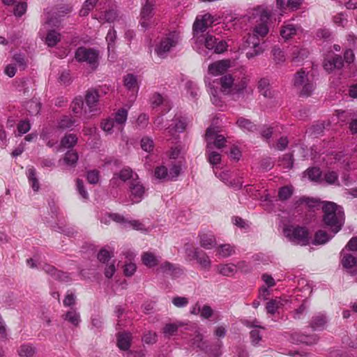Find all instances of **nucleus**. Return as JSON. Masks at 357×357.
I'll return each mask as SVG.
<instances>
[{
  "label": "nucleus",
  "mask_w": 357,
  "mask_h": 357,
  "mask_svg": "<svg viewBox=\"0 0 357 357\" xmlns=\"http://www.w3.org/2000/svg\"><path fill=\"white\" fill-rule=\"evenodd\" d=\"M209 89V93L212 103L217 107L222 106V94H239L243 92L247 86V79L242 78L241 80H235L231 75H225L221 77L218 82L213 81L212 83L206 80Z\"/></svg>",
  "instance_id": "1"
},
{
  "label": "nucleus",
  "mask_w": 357,
  "mask_h": 357,
  "mask_svg": "<svg viewBox=\"0 0 357 357\" xmlns=\"http://www.w3.org/2000/svg\"><path fill=\"white\" fill-rule=\"evenodd\" d=\"M185 331L190 333L183 337L185 343L188 347L193 350L202 351L207 357H220L221 356L222 342L218 341L215 343L210 344L204 338L202 330L195 324H190L185 326Z\"/></svg>",
  "instance_id": "2"
},
{
  "label": "nucleus",
  "mask_w": 357,
  "mask_h": 357,
  "mask_svg": "<svg viewBox=\"0 0 357 357\" xmlns=\"http://www.w3.org/2000/svg\"><path fill=\"white\" fill-rule=\"evenodd\" d=\"M182 36L178 30H166L158 33L151 43V50L161 59H167L181 44Z\"/></svg>",
  "instance_id": "3"
},
{
  "label": "nucleus",
  "mask_w": 357,
  "mask_h": 357,
  "mask_svg": "<svg viewBox=\"0 0 357 357\" xmlns=\"http://www.w3.org/2000/svg\"><path fill=\"white\" fill-rule=\"evenodd\" d=\"M119 178L123 182H127L129 199L132 204H138L144 198L146 188L138 175L130 168H123L118 174H114L111 183L115 185Z\"/></svg>",
  "instance_id": "4"
},
{
  "label": "nucleus",
  "mask_w": 357,
  "mask_h": 357,
  "mask_svg": "<svg viewBox=\"0 0 357 357\" xmlns=\"http://www.w3.org/2000/svg\"><path fill=\"white\" fill-rule=\"evenodd\" d=\"M206 141L208 162L213 165V169H216L215 165L220 162L221 155L220 153L214 151L213 149L222 148L225 145L226 138L224 135L220 134V130L218 127L211 126L206 130Z\"/></svg>",
  "instance_id": "5"
},
{
  "label": "nucleus",
  "mask_w": 357,
  "mask_h": 357,
  "mask_svg": "<svg viewBox=\"0 0 357 357\" xmlns=\"http://www.w3.org/2000/svg\"><path fill=\"white\" fill-rule=\"evenodd\" d=\"M271 12L263 6L253 8L249 13V20L256 24L252 29V33L248 36H255L258 40L263 39L269 31L268 24L271 19Z\"/></svg>",
  "instance_id": "6"
},
{
  "label": "nucleus",
  "mask_w": 357,
  "mask_h": 357,
  "mask_svg": "<svg viewBox=\"0 0 357 357\" xmlns=\"http://www.w3.org/2000/svg\"><path fill=\"white\" fill-rule=\"evenodd\" d=\"M324 212V222L331 229L333 235L337 233L344 223V214L342 206L332 202H326L323 204Z\"/></svg>",
  "instance_id": "7"
},
{
  "label": "nucleus",
  "mask_w": 357,
  "mask_h": 357,
  "mask_svg": "<svg viewBox=\"0 0 357 357\" xmlns=\"http://www.w3.org/2000/svg\"><path fill=\"white\" fill-rule=\"evenodd\" d=\"M128 119V109L121 108L100 122L101 129L107 135L122 132Z\"/></svg>",
  "instance_id": "8"
},
{
  "label": "nucleus",
  "mask_w": 357,
  "mask_h": 357,
  "mask_svg": "<svg viewBox=\"0 0 357 357\" xmlns=\"http://www.w3.org/2000/svg\"><path fill=\"white\" fill-rule=\"evenodd\" d=\"M193 40H195L194 48L197 50L204 47L208 50L213 51L215 53L220 54L227 48V44L225 40H219L208 33L195 38Z\"/></svg>",
  "instance_id": "9"
},
{
  "label": "nucleus",
  "mask_w": 357,
  "mask_h": 357,
  "mask_svg": "<svg viewBox=\"0 0 357 357\" xmlns=\"http://www.w3.org/2000/svg\"><path fill=\"white\" fill-rule=\"evenodd\" d=\"M283 234L290 242L296 245H306L310 241L309 233L303 227L285 225Z\"/></svg>",
  "instance_id": "10"
},
{
  "label": "nucleus",
  "mask_w": 357,
  "mask_h": 357,
  "mask_svg": "<svg viewBox=\"0 0 357 357\" xmlns=\"http://www.w3.org/2000/svg\"><path fill=\"white\" fill-rule=\"evenodd\" d=\"M294 84L303 96H309L314 89L312 78L303 70H301L295 75Z\"/></svg>",
  "instance_id": "11"
},
{
  "label": "nucleus",
  "mask_w": 357,
  "mask_h": 357,
  "mask_svg": "<svg viewBox=\"0 0 357 357\" xmlns=\"http://www.w3.org/2000/svg\"><path fill=\"white\" fill-rule=\"evenodd\" d=\"M217 19L211 14L206 13L197 16L193 24V38L206 35L204 32L211 26Z\"/></svg>",
  "instance_id": "12"
},
{
  "label": "nucleus",
  "mask_w": 357,
  "mask_h": 357,
  "mask_svg": "<svg viewBox=\"0 0 357 357\" xmlns=\"http://www.w3.org/2000/svg\"><path fill=\"white\" fill-rule=\"evenodd\" d=\"M75 59L78 62H84L95 69L98 66L99 52L92 48L79 47L75 52Z\"/></svg>",
  "instance_id": "13"
},
{
  "label": "nucleus",
  "mask_w": 357,
  "mask_h": 357,
  "mask_svg": "<svg viewBox=\"0 0 357 357\" xmlns=\"http://www.w3.org/2000/svg\"><path fill=\"white\" fill-rule=\"evenodd\" d=\"M108 220L105 219L101 220V222H104L107 224L110 220H113L117 223L121 224L124 227L128 228L132 227L136 230L139 231H145V226L139 220H130L127 218H125L124 216L119 214V213H110L108 215Z\"/></svg>",
  "instance_id": "14"
},
{
  "label": "nucleus",
  "mask_w": 357,
  "mask_h": 357,
  "mask_svg": "<svg viewBox=\"0 0 357 357\" xmlns=\"http://www.w3.org/2000/svg\"><path fill=\"white\" fill-rule=\"evenodd\" d=\"M112 1L107 0V3L102 6V9H105L104 12L100 11L99 14H96L94 18L97 19L99 22H114L121 20V17L119 15L115 9L111 7Z\"/></svg>",
  "instance_id": "15"
},
{
  "label": "nucleus",
  "mask_w": 357,
  "mask_h": 357,
  "mask_svg": "<svg viewBox=\"0 0 357 357\" xmlns=\"http://www.w3.org/2000/svg\"><path fill=\"white\" fill-rule=\"evenodd\" d=\"M99 98L100 95L97 89H89L86 91L85 107L91 117L99 111Z\"/></svg>",
  "instance_id": "16"
},
{
  "label": "nucleus",
  "mask_w": 357,
  "mask_h": 357,
  "mask_svg": "<svg viewBox=\"0 0 357 357\" xmlns=\"http://www.w3.org/2000/svg\"><path fill=\"white\" fill-rule=\"evenodd\" d=\"M243 323L247 327L251 328L250 336L252 344L253 346H259V342L262 338V331L265 330V328L262 327L257 319L252 321L245 320Z\"/></svg>",
  "instance_id": "17"
},
{
  "label": "nucleus",
  "mask_w": 357,
  "mask_h": 357,
  "mask_svg": "<svg viewBox=\"0 0 357 357\" xmlns=\"http://www.w3.org/2000/svg\"><path fill=\"white\" fill-rule=\"evenodd\" d=\"M282 335L293 344H312L317 341L316 336H307L298 331L284 332Z\"/></svg>",
  "instance_id": "18"
},
{
  "label": "nucleus",
  "mask_w": 357,
  "mask_h": 357,
  "mask_svg": "<svg viewBox=\"0 0 357 357\" xmlns=\"http://www.w3.org/2000/svg\"><path fill=\"white\" fill-rule=\"evenodd\" d=\"M231 66V61L223 59L211 63L208 68V75L216 77L224 75Z\"/></svg>",
  "instance_id": "19"
},
{
  "label": "nucleus",
  "mask_w": 357,
  "mask_h": 357,
  "mask_svg": "<svg viewBox=\"0 0 357 357\" xmlns=\"http://www.w3.org/2000/svg\"><path fill=\"white\" fill-rule=\"evenodd\" d=\"M248 45L252 46V50L246 53V57L248 59H252L255 56L261 54L266 49L265 42L260 43L255 36H248L247 39Z\"/></svg>",
  "instance_id": "20"
},
{
  "label": "nucleus",
  "mask_w": 357,
  "mask_h": 357,
  "mask_svg": "<svg viewBox=\"0 0 357 357\" xmlns=\"http://www.w3.org/2000/svg\"><path fill=\"white\" fill-rule=\"evenodd\" d=\"M70 108L75 116L88 120L91 118L86 107L84 106V100L81 96L76 97L70 105Z\"/></svg>",
  "instance_id": "21"
},
{
  "label": "nucleus",
  "mask_w": 357,
  "mask_h": 357,
  "mask_svg": "<svg viewBox=\"0 0 357 357\" xmlns=\"http://www.w3.org/2000/svg\"><path fill=\"white\" fill-rule=\"evenodd\" d=\"M187 125L186 118L176 116L172 119V123L166 128V132L174 137L176 133L183 132Z\"/></svg>",
  "instance_id": "22"
},
{
  "label": "nucleus",
  "mask_w": 357,
  "mask_h": 357,
  "mask_svg": "<svg viewBox=\"0 0 357 357\" xmlns=\"http://www.w3.org/2000/svg\"><path fill=\"white\" fill-rule=\"evenodd\" d=\"M42 268L47 274L50 275L51 277L56 280L65 282H68L71 280L70 274L60 271L52 265L45 264L43 266Z\"/></svg>",
  "instance_id": "23"
},
{
  "label": "nucleus",
  "mask_w": 357,
  "mask_h": 357,
  "mask_svg": "<svg viewBox=\"0 0 357 357\" xmlns=\"http://www.w3.org/2000/svg\"><path fill=\"white\" fill-rule=\"evenodd\" d=\"M189 323L177 321L174 323L166 324L163 328V333L166 337H171L177 334L178 331L183 333L185 331V326H190Z\"/></svg>",
  "instance_id": "24"
},
{
  "label": "nucleus",
  "mask_w": 357,
  "mask_h": 357,
  "mask_svg": "<svg viewBox=\"0 0 357 357\" xmlns=\"http://www.w3.org/2000/svg\"><path fill=\"white\" fill-rule=\"evenodd\" d=\"M158 271L169 275L174 278L180 277L183 274V270L178 265L172 264L169 261H165L160 266Z\"/></svg>",
  "instance_id": "25"
},
{
  "label": "nucleus",
  "mask_w": 357,
  "mask_h": 357,
  "mask_svg": "<svg viewBox=\"0 0 357 357\" xmlns=\"http://www.w3.org/2000/svg\"><path fill=\"white\" fill-rule=\"evenodd\" d=\"M302 31L303 29L300 26L292 23H286L281 28L280 36L284 40H288L292 38L294 36L302 33Z\"/></svg>",
  "instance_id": "26"
},
{
  "label": "nucleus",
  "mask_w": 357,
  "mask_h": 357,
  "mask_svg": "<svg viewBox=\"0 0 357 357\" xmlns=\"http://www.w3.org/2000/svg\"><path fill=\"white\" fill-rule=\"evenodd\" d=\"M107 0H86L83 3L82 8L79 10L81 16H86L91 10L96 6L101 10L103 5L107 3Z\"/></svg>",
  "instance_id": "27"
},
{
  "label": "nucleus",
  "mask_w": 357,
  "mask_h": 357,
  "mask_svg": "<svg viewBox=\"0 0 357 357\" xmlns=\"http://www.w3.org/2000/svg\"><path fill=\"white\" fill-rule=\"evenodd\" d=\"M184 165L185 160L183 158L172 161L169 165V169L168 170L169 179L171 181L176 180L182 172Z\"/></svg>",
  "instance_id": "28"
},
{
  "label": "nucleus",
  "mask_w": 357,
  "mask_h": 357,
  "mask_svg": "<svg viewBox=\"0 0 357 357\" xmlns=\"http://www.w3.org/2000/svg\"><path fill=\"white\" fill-rule=\"evenodd\" d=\"M123 83L125 87L131 93L130 96L135 98L139 89L137 77L133 74H128L123 77Z\"/></svg>",
  "instance_id": "29"
},
{
  "label": "nucleus",
  "mask_w": 357,
  "mask_h": 357,
  "mask_svg": "<svg viewBox=\"0 0 357 357\" xmlns=\"http://www.w3.org/2000/svg\"><path fill=\"white\" fill-rule=\"evenodd\" d=\"M199 237L200 245L206 250L212 249L216 245L215 237L211 232L200 233Z\"/></svg>",
  "instance_id": "30"
},
{
  "label": "nucleus",
  "mask_w": 357,
  "mask_h": 357,
  "mask_svg": "<svg viewBox=\"0 0 357 357\" xmlns=\"http://www.w3.org/2000/svg\"><path fill=\"white\" fill-rule=\"evenodd\" d=\"M78 160V154L75 151H68L63 159L59 160V165H66L68 167H74Z\"/></svg>",
  "instance_id": "31"
},
{
  "label": "nucleus",
  "mask_w": 357,
  "mask_h": 357,
  "mask_svg": "<svg viewBox=\"0 0 357 357\" xmlns=\"http://www.w3.org/2000/svg\"><path fill=\"white\" fill-rule=\"evenodd\" d=\"M245 190L250 197L255 199H260L261 201L269 200V195L266 190L261 192L260 190H256L252 185H246Z\"/></svg>",
  "instance_id": "32"
},
{
  "label": "nucleus",
  "mask_w": 357,
  "mask_h": 357,
  "mask_svg": "<svg viewBox=\"0 0 357 357\" xmlns=\"http://www.w3.org/2000/svg\"><path fill=\"white\" fill-rule=\"evenodd\" d=\"M343 66V60L339 55H335L331 59H326L324 68L327 71H332L333 69H340Z\"/></svg>",
  "instance_id": "33"
},
{
  "label": "nucleus",
  "mask_w": 357,
  "mask_h": 357,
  "mask_svg": "<svg viewBox=\"0 0 357 357\" xmlns=\"http://www.w3.org/2000/svg\"><path fill=\"white\" fill-rule=\"evenodd\" d=\"M303 1V0H288L286 3L285 0H276V5L278 8L282 12H284L287 8L291 10L298 9Z\"/></svg>",
  "instance_id": "34"
},
{
  "label": "nucleus",
  "mask_w": 357,
  "mask_h": 357,
  "mask_svg": "<svg viewBox=\"0 0 357 357\" xmlns=\"http://www.w3.org/2000/svg\"><path fill=\"white\" fill-rule=\"evenodd\" d=\"M132 335L130 333H119L117 336V345L121 350L127 351L130 346Z\"/></svg>",
  "instance_id": "35"
},
{
  "label": "nucleus",
  "mask_w": 357,
  "mask_h": 357,
  "mask_svg": "<svg viewBox=\"0 0 357 357\" xmlns=\"http://www.w3.org/2000/svg\"><path fill=\"white\" fill-rule=\"evenodd\" d=\"M337 172L332 170H328L322 174V183L325 182L328 185H340L338 179Z\"/></svg>",
  "instance_id": "36"
},
{
  "label": "nucleus",
  "mask_w": 357,
  "mask_h": 357,
  "mask_svg": "<svg viewBox=\"0 0 357 357\" xmlns=\"http://www.w3.org/2000/svg\"><path fill=\"white\" fill-rule=\"evenodd\" d=\"M17 354L20 357H34L36 349L31 344H23L18 348Z\"/></svg>",
  "instance_id": "37"
},
{
  "label": "nucleus",
  "mask_w": 357,
  "mask_h": 357,
  "mask_svg": "<svg viewBox=\"0 0 357 357\" xmlns=\"http://www.w3.org/2000/svg\"><path fill=\"white\" fill-rule=\"evenodd\" d=\"M65 321H67L74 326H77L81 321L80 315L76 310L71 308L63 315Z\"/></svg>",
  "instance_id": "38"
},
{
  "label": "nucleus",
  "mask_w": 357,
  "mask_h": 357,
  "mask_svg": "<svg viewBox=\"0 0 357 357\" xmlns=\"http://www.w3.org/2000/svg\"><path fill=\"white\" fill-rule=\"evenodd\" d=\"M216 252L220 257H229L235 253V247L230 244H222L217 248Z\"/></svg>",
  "instance_id": "39"
},
{
  "label": "nucleus",
  "mask_w": 357,
  "mask_h": 357,
  "mask_svg": "<svg viewBox=\"0 0 357 357\" xmlns=\"http://www.w3.org/2000/svg\"><path fill=\"white\" fill-rule=\"evenodd\" d=\"M237 126L245 132H255L257 130V127L250 120L240 117L236 121Z\"/></svg>",
  "instance_id": "40"
},
{
  "label": "nucleus",
  "mask_w": 357,
  "mask_h": 357,
  "mask_svg": "<svg viewBox=\"0 0 357 357\" xmlns=\"http://www.w3.org/2000/svg\"><path fill=\"white\" fill-rule=\"evenodd\" d=\"M342 256V264L345 268H351L356 264V258L350 253H347L345 250H343L341 252Z\"/></svg>",
  "instance_id": "41"
},
{
  "label": "nucleus",
  "mask_w": 357,
  "mask_h": 357,
  "mask_svg": "<svg viewBox=\"0 0 357 357\" xmlns=\"http://www.w3.org/2000/svg\"><path fill=\"white\" fill-rule=\"evenodd\" d=\"M26 176L30 185L34 191H38L40 188V183L36 176V171L33 167H30L26 170Z\"/></svg>",
  "instance_id": "42"
},
{
  "label": "nucleus",
  "mask_w": 357,
  "mask_h": 357,
  "mask_svg": "<svg viewBox=\"0 0 357 357\" xmlns=\"http://www.w3.org/2000/svg\"><path fill=\"white\" fill-rule=\"evenodd\" d=\"M218 272L224 276H232L236 272V266L234 264H220L217 266Z\"/></svg>",
  "instance_id": "43"
},
{
  "label": "nucleus",
  "mask_w": 357,
  "mask_h": 357,
  "mask_svg": "<svg viewBox=\"0 0 357 357\" xmlns=\"http://www.w3.org/2000/svg\"><path fill=\"white\" fill-rule=\"evenodd\" d=\"M326 323V317L323 314H318L313 317L311 321V326L314 330H323Z\"/></svg>",
  "instance_id": "44"
},
{
  "label": "nucleus",
  "mask_w": 357,
  "mask_h": 357,
  "mask_svg": "<svg viewBox=\"0 0 357 357\" xmlns=\"http://www.w3.org/2000/svg\"><path fill=\"white\" fill-rule=\"evenodd\" d=\"M309 52L305 48L294 46L291 49L292 60L295 62L300 61L307 56Z\"/></svg>",
  "instance_id": "45"
},
{
  "label": "nucleus",
  "mask_w": 357,
  "mask_h": 357,
  "mask_svg": "<svg viewBox=\"0 0 357 357\" xmlns=\"http://www.w3.org/2000/svg\"><path fill=\"white\" fill-rule=\"evenodd\" d=\"M283 305V301L280 298L269 301L266 307L267 313L271 314H275Z\"/></svg>",
  "instance_id": "46"
},
{
  "label": "nucleus",
  "mask_w": 357,
  "mask_h": 357,
  "mask_svg": "<svg viewBox=\"0 0 357 357\" xmlns=\"http://www.w3.org/2000/svg\"><path fill=\"white\" fill-rule=\"evenodd\" d=\"M77 142V137L75 134H67L61 140V146L64 149L73 148Z\"/></svg>",
  "instance_id": "47"
},
{
  "label": "nucleus",
  "mask_w": 357,
  "mask_h": 357,
  "mask_svg": "<svg viewBox=\"0 0 357 357\" xmlns=\"http://www.w3.org/2000/svg\"><path fill=\"white\" fill-rule=\"evenodd\" d=\"M333 235H330L325 231L319 230L315 233L313 243L315 245H321L327 243Z\"/></svg>",
  "instance_id": "48"
},
{
  "label": "nucleus",
  "mask_w": 357,
  "mask_h": 357,
  "mask_svg": "<svg viewBox=\"0 0 357 357\" xmlns=\"http://www.w3.org/2000/svg\"><path fill=\"white\" fill-rule=\"evenodd\" d=\"M142 261L143 264L148 267H153L158 263V258L150 252H144L142 255Z\"/></svg>",
  "instance_id": "49"
},
{
  "label": "nucleus",
  "mask_w": 357,
  "mask_h": 357,
  "mask_svg": "<svg viewBox=\"0 0 357 357\" xmlns=\"http://www.w3.org/2000/svg\"><path fill=\"white\" fill-rule=\"evenodd\" d=\"M196 260L202 268L207 271L210 269L211 266V261L205 252L200 250Z\"/></svg>",
  "instance_id": "50"
},
{
  "label": "nucleus",
  "mask_w": 357,
  "mask_h": 357,
  "mask_svg": "<svg viewBox=\"0 0 357 357\" xmlns=\"http://www.w3.org/2000/svg\"><path fill=\"white\" fill-rule=\"evenodd\" d=\"M61 35L54 30H48L45 37V43L49 47H53L60 41Z\"/></svg>",
  "instance_id": "51"
},
{
  "label": "nucleus",
  "mask_w": 357,
  "mask_h": 357,
  "mask_svg": "<svg viewBox=\"0 0 357 357\" xmlns=\"http://www.w3.org/2000/svg\"><path fill=\"white\" fill-rule=\"evenodd\" d=\"M322 174L320 169L317 167L310 168L306 172V175L310 180L320 183H322Z\"/></svg>",
  "instance_id": "52"
},
{
  "label": "nucleus",
  "mask_w": 357,
  "mask_h": 357,
  "mask_svg": "<svg viewBox=\"0 0 357 357\" xmlns=\"http://www.w3.org/2000/svg\"><path fill=\"white\" fill-rule=\"evenodd\" d=\"M292 185H285L278 190V199L280 201H285L290 198L294 193Z\"/></svg>",
  "instance_id": "53"
},
{
  "label": "nucleus",
  "mask_w": 357,
  "mask_h": 357,
  "mask_svg": "<svg viewBox=\"0 0 357 357\" xmlns=\"http://www.w3.org/2000/svg\"><path fill=\"white\" fill-rule=\"evenodd\" d=\"M273 59L276 63H282L285 61V54L283 50L278 46H274L271 51Z\"/></svg>",
  "instance_id": "54"
},
{
  "label": "nucleus",
  "mask_w": 357,
  "mask_h": 357,
  "mask_svg": "<svg viewBox=\"0 0 357 357\" xmlns=\"http://www.w3.org/2000/svg\"><path fill=\"white\" fill-rule=\"evenodd\" d=\"M75 123V120L70 116H63L58 122V128L61 130L71 128Z\"/></svg>",
  "instance_id": "55"
},
{
  "label": "nucleus",
  "mask_w": 357,
  "mask_h": 357,
  "mask_svg": "<svg viewBox=\"0 0 357 357\" xmlns=\"http://www.w3.org/2000/svg\"><path fill=\"white\" fill-rule=\"evenodd\" d=\"M116 40V32L114 29H111L109 30L107 36L106 41L107 43V49L109 54L114 51V44Z\"/></svg>",
  "instance_id": "56"
},
{
  "label": "nucleus",
  "mask_w": 357,
  "mask_h": 357,
  "mask_svg": "<svg viewBox=\"0 0 357 357\" xmlns=\"http://www.w3.org/2000/svg\"><path fill=\"white\" fill-rule=\"evenodd\" d=\"M243 183V176H240L239 174H236L234 177H233L232 175L231 176V178L227 183V185L235 190H238L241 189Z\"/></svg>",
  "instance_id": "57"
},
{
  "label": "nucleus",
  "mask_w": 357,
  "mask_h": 357,
  "mask_svg": "<svg viewBox=\"0 0 357 357\" xmlns=\"http://www.w3.org/2000/svg\"><path fill=\"white\" fill-rule=\"evenodd\" d=\"M151 103L154 107L160 105H165L167 107V110H169L170 105L167 100L165 99L160 94L155 93L153 95L151 99Z\"/></svg>",
  "instance_id": "58"
},
{
  "label": "nucleus",
  "mask_w": 357,
  "mask_h": 357,
  "mask_svg": "<svg viewBox=\"0 0 357 357\" xmlns=\"http://www.w3.org/2000/svg\"><path fill=\"white\" fill-rule=\"evenodd\" d=\"M26 109L28 113L31 115H36L40 110V104L36 100H31L26 102L25 105Z\"/></svg>",
  "instance_id": "59"
},
{
  "label": "nucleus",
  "mask_w": 357,
  "mask_h": 357,
  "mask_svg": "<svg viewBox=\"0 0 357 357\" xmlns=\"http://www.w3.org/2000/svg\"><path fill=\"white\" fill-rule=\"evenodd\" d=\"M295 204L296 205L305 204L310 208H315L319 206V202L317 199L306 197H301L296 201Z\"/></svg>",
  "instance_id": "60"
},
{
  "label": "nucleus",
  "mask_w": 357,
  "mask_h": 357,
  "mask_svg": "<svg viewBox=\"0 0 357 357\" xmlns=\"http://www.w3.org/2000/svg\"><path fill=\"white\" fill-rule=\"evenodd\" d=\"M168 169L164 165L157 167L154 171V176L159 180L169 181Z\"/></svg>",
  "instance_id": "61"
},
{
  "label": "nucleus",
  "mask_w": 357,
  "mask_h": 357,
  "mask_svg": "<svg viewBox=\"0 0 357 357\" xmlns=\"http://www.w3.org/2000/svg\"><path fill=\"white\" fill-rule=\"evenodd\" d=\"M258 88L259 92L265 97L271 96V91L269 90V80L266 78H262L259 80Z\"/></svg>",
  "instance_id": "62"
},
{
  "label": "nucleus",
  "mask_w": 357,
  "mask_h": 357,
  "mask_svg": "<svg viewBox=\"0 0 357 357\" xmlns=\"http://www.w3.org/2000/svg\"><path fill=\"white\" fill-rule=\"evenodd\" d=\"M76 190L82 199L85 201L89 199V194L85 189L84 182L79 178L76 179Z\"/></svg>",
  "instance_id": "63"
},
{
  "label": "nucleus",
  "mask_w": 357,
  "mask_h": 357,
  "mask_svg": "<svg viewBox=\"0 0 357 357\" xmlns=\"http://www.w3.org/2000/svg\"><path fill=\"white\" fill-rule=\"evenodd\" d=\"M213 172L216 177L222 181L225 185H227L231 178V174L229 171L221 170L219 172L217 169H214Z\"/></svg>",
  "instance_id": "64"
}]
</instances>
